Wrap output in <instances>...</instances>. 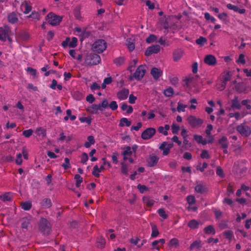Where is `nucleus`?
I'll return each instance as SVG.
<instances>
[{
  "instance_id": "f257e3e1",
  "label": "nucleus",
  "mask_w": 251,
  "mask_h": 251,
  "mask_svg": "<svg viewBox=\"0 0 251 251\" xmlns=\"http://www.w3.org/2000/svg\"><path fill=\"white\" fill-rule=\"evenodd\" d=\"M39 230L44 235H49L51 231L50 223L45 218H41L39 223Z\"/></svg>"
},
{
  "instance_id": "f03ea898",
  "label": "nucleus",
  "mask_w": 251,
  "mask_h": 251,
  "mask_svg": "<svg viewBox=\"0 0 251 251\" xmlns=\"http://www.w3.org/2000/svg\"><path fill=\"white\" fill-rule=\"evenodd\" d=\"M146 72V66L145 65H140L136 70L135 73L132 75L129 76V79L132 80L135 79L136 80H141L144 76Z\"/></svg>"
},
{
  "instance_id": "7ed1b4c3",
  "label": "nucleus",
  "mask_w": 251,
  "mask_h": 251,
  "mask_svg": "<svg viewBox=\"0 0 251 251\" xmlns=\"http://www.w3.org/2000/svg\"><path fill=\"white\" fill-rule=\"evenodd\" d=\"M100 62V56L96 53L88 54L85 57V64L88 66L96 65Z\"/></svg>"
},
{
  "instance_id": "20e7f679",
  "label": "nucleus",
  "mask_w": 251,
  "mask_h": 251,
  "mask_svg": "<svg viewBox=\"0 0 251 251\" xmlns=\"http://www.w3.org/2000/svg\"><path fill=\"white\" fill-rule=\"evenodd\" d=\"M236 130L242 136L247 137L251 134V128L245 123L241 124L236 127Z\"/></svg>"
},
{
  "instance_id": "39448f33",
  "label": "nucleus",
  "mask_w": 251,
  "mask_h": 251,
  "mask_svg": "<svg viewBox=\"0 0 251 251\" xmlns=\"http://www.w3.org/2000/svg\"><path fill=\"white\" fill-rule=\"evenodd\" d=\"M92 48L94 51L101 53L106 48V43L103 40H98L93 43Z\"/></svg>"
},
{
  "instance_id": "423d86ee",
  "label": "nucleus",
  "mask_w": 251,
  "mask_h": 251,
  "mask_svg": "<svg viewBox=\"0 0 251 251\" xmlns=\"http://www.w3.org/2000/svg\"><path fill=\"white\" fill-rule=\"evenodd\" d=\"M48 23L52 25H58L62 21V17L58 16L52 12L49 13L47 16Z\"/></svg>"
},
{
  "instance_id": "0eeeda50",
  "label": "nucleus",
  "mask_w": 251,
  "mask_h": 251,
  "mask_svg": "<svg viewBox=\"0 0 251 251\" xmlns=\"http://www.w3.org/2000/svg\"><path fill=\"white\" fill-rule=\"evenodd\" d=\"M234 73V71H226L222 74V82L221 84V91L226 88V83L231 80Z\"/></svg>"
},
{
  "instance_id": "6e6552de",
  "label": "nucleus",
  "mask_w": 251,
  "mask_h": 251,
  "mask_svg": "<svg viewBox=\"0 0 251 251\" xmlns=\"http://www.w3.org/2000/svg\"><path fill=\"white\" fill-rule=\"evenodd\" d=\"M187 121L189 125L193 128L200 127L203 122L201 119L197 118L192 115L189 116Z\"/></svg>"
},
{
  "instance_id": "1a4fd4ad",
  "label": "nucleus",
  "mask_w": 251,
  "mask_h": 251,
  "mask_svg": "<svg viewBox=\"0 0 251 251\" xmlns=\"http://www.w3.org/2000/svg\"><path fill=\"white\" fill-rule=\"evenodd\" d=\"M11 32V29L8 25L0 27V40L5 41L6 37L10 35Z\"/></svg>"
},
{
  "instance_id": "9d476101",
  "label": "nucleus",
  "mask_w": 251,
  "mask_h": 251,
  "mask_svg": "<svg viewBox=\"0 0 251 251\" xmlns=\"http://www.w3.org/2000/svg\"><path fill=\"white\" fill-rule=\"evenodd\" d=\"M156 133L154 128L149 127L145 130L141 134V138L144 140H149Z\"/></svg>"
},
{
  "instance_id": "9b49d317",
  "label": "nucleus",
  "mask_w": 251,
  "mask_h": 251,
  "mask_svg": "<svg viewBox=\"0 0 251 251\" xmlns=\"http://www.w3.org/2000/svg\"><path fill=\"white\" fill-rule=\"evenodd\" d=\"M173 143L168 144L166 142H164L159 147V149L163 151V155H167L169 153L170 150L173 147Z\"/></svg>"
},
{
  "instance_id": "f8f14e48",
  "label": "nucleus",
  "mask_w": 251,
  "mask_h": 251,
  "mask_svg": "<svg viewBox=\"0 0 251 251\" xmlns=\"http://www.w3.org/2000/svg\"><path fill=\"white\" fill-rule=\"evenodd\" d=\"M160 50V47L159 45H153L147 48L145 54L146 56H150L152 53H158L159 51Z\"/></svg>"
},
{
  "instance_id": "ddd939ff",
  "label": "nucleus",
  "mask_w": 251,
  "mask_h": 251,
  "mask_svg": "<svg viewBox=\"0 0 251 251\" xmlns=\"http://www.w3.org/2000/svg\"><path fill=\"white\" fill-rule=\"evenodd\" d=\"M7 18L8 22L11 24H15L19 21L18 13L14 12L8 14Z\"/></svg>"
},
{
  "instance_id": "4468645a",
  "label": "nucleus",
  "mask_w": 251,
  "mask_h": 251,
  "mask_svg": "<svg viewBox=\"0 0 251 251\" xmlns=\"http://www.w3.org/2000/svg\"><path fill=\"white\" fill-rule=\"evenodd\" d=\"M204 62L209 66H214L217 63V60L214 56L209 54L205 57Z\"/></svg>"
},
{
  "instance_id": "2eb2a0df",
  "label": "nucleus",
  "mask_w": 251,
  "mask_h": 251,
  "mask_svg": "<svg viewBox=\"0 0 251 251\" xmlns=\"http://www.w3.org/2000/svg\"><path fill=\"white\" fill-rule=\"evenodd\" d=\"M235 89L238 92L240 93H247L249 92L247 87L243 82H239L237 83V84L235 85Z\"/></svg>"
},
{
  "instance_id": "dca6fc26",
  "label": "nucleus",
  "mask_w": 251,
  "mask_h": 251,
  "mask_svg": "<svg viewBox=\"0 0 251 251\" xmlns=\"http://www.w3.org/2000/svg\"><path fill=\"white\" fill-rule=\"evenodd\" d=\"M151 74L154 79L157 80L162 75V71L160 69L154 67L151 69Z\"/></svg>"
},
{
  "instance_id": "f3484780",
  "label": "nucleus",
  "mask_w": 251,
  "mask_h": 251,
  "mask_svg": "<svg viewBox=\"0 0 251 251\" xmlns=\"http://www.w3.org/2000/svg\"><path fill=\"white\" fill-rule=\"evenodd\" d=\"M195 191L200 194H204L208 191V188L204 184H199L195 186Z\"/></svg>"
},
{
  "instance_id": "a211bd4d",
  "label": "nucleus",
  "mask_w": 251,
  "mask_h": 251,
  "mask_svg": "<svg viewBox=\"0 0 251 251\" xmlns=\"http://www.w3.org/2000/svg\"><path fill=\"white\" fill-rule=\"evenodd\" d=\"M40 204L43 208H49L52 205V202L50 199L44 198L40 202Z\"/></svg>"
},
{
  "instance_id": "6ab92c4d",
  "label": "nucleus",
  "mask_w": 251,
  "mask_h": 251,
  "mask_svg": "<svg viewBox=\"0 0 251 251\" xmlns=\"http://www.w3.org/2000/svg\"><path fill=\"white\" fill-rule=\"evenodd\" d=\"M129 90L128 89H124L117 93V97L120 100H126L127 98Z\"/></svg>"
},
{
  "instance_id": "aec40b11",
  "label": "nucleus",
  "mask_w": 251,
  "mask_h": 251,
  "mask_svg": "<svg viewBox=\"0 0 251 251\" xmlns=\"http://www.w3.org/2000/svg\"><path fill=\"white\" fill-rule=\"evenodd\" d=\"M183 54V51L181 49H177L174 51L173 58L175 61L179 60Z\"/></svg>"
},
{
  "instance_id": "412c9836",
  "label": "nucleus",
  "mask_w": 251,
  "mask_h": 251,
  "mask_svg": "<svg viewBox=\"0 0 251 251\" xmlns=\"http://www.w3.org/2000/svg\"><path fill=\"white\" fill-rule=\"evenodd\" d=\"M228 142L227 140V138L225 136H223L221 138V147H222L223 149H224L223 152L224 153H227L228 151L227 150V148L228 147Z\"/></svg>"
},
{
  "instance_id": "4be33fe9",
  "label": "nucleus",
  "mask_w": 251,
  "mask_h": 251,
  "mask_svg": "<svg viewBox=\"0 0 251 251\" xmlns=\"http://www.w3.org/2000/svg\"><path fill=\"white\" fill-rule=\"evenodd\" d=\"M105 240L102 236H99L97 238L96 241V246L98 248L102 249L105 247Z\"/></svg>"
},
{
  "instance_id": "5701e85b",
  "label": "nucleus",
  "mask_w": 251,
  "mask_h": 251,
  "mask_svg": "<svg viewBox=\"0 0 251 251\" xmlns=\"http://www.w3.org/2000/svg\"><path fill=\"white\" fill-rule=\"evenodd\" d=\"M231 106L233 108L240 109L241 108V104L240 103L237 97H235L234 98L231 100Z\"/></svg>"
},
{
  "instance_id": "b1692460",
  "label": "nucleus",
  "mask_w": 251,
  "mask_h": 251,
  "mask_svg": "<svg viewBox=\"0 0 251 251\" xmlns=\"http://www.w3.org/2000/svg\"><path fill=\"white\" fill-rule=\"evenodd\" d=\"M201 224L200 222H198L196 220L193 219L190 220L188 223V226L192 229L198 228L199 225Z\"/></svg>"
},
{
  "instance_id": "393cba45",
  "label": "nucleus",
  "mask_w": 251,
  "mask_h": 251,
  "mask_svg": "<svg viewBox=\"0 0 251 251\" xmlns=\"http://www.w3.org/2000/svg\"><path fill=\"white\" fill-rule=\"evenodd\" d=\"M158 158L155 155L151 156L148 161V164L150 167H152L156 165L158 162Z\"/></svg>"
},
{
  "instance_id": "a878e982",
  "label": "nucleus",
  "mask_w": 251,
  "mask_h": 251,
  "mask_svg": "<svg viewBox=\"0 0 251 251\" xmlns=\"http://www.w3.org/2000/svg\"><path fill=\"white\" fill-rule=\"evenodd\" d=\"M95 143V140L94 137L92 135L89 136L87 137V141L84 144V147L86 148H89L91 145H94Z\"/></svg>"
},
{
  "instance_id": "bb28decb",
  "label": "nucleus",
  "mask_w": 251,
  "mask_h": 251,
  "mask_svg": "<svg viewBox=\"0 0 251 251\" xmlns=\"http://www.w3.org/2000/svg\"><path fill=\"white\" fill-rule=\"evenodd\" d=\"M30 220L27 217H24L22 219L21 226L22 228L27 229L28 226L30 224Z\"/></svg>"
},
{
  "instance_id": "cd10ccee",
  "label": "nucleus",
  "mask_w": 251,
  "mask_h": 251,
  "mask_svg": "<svg viewBox=\"0 0 251 251\" xmlns=\"http://www.w3.org/2000/svg\"><path fill=\"white\" fill-rule=\"evenodd\" d=\"M143 201L146 204L149 206H152L154 202V201L152 199H150L148 196H145L143 198Z\"/></svg>"
},
{
  "instance_id": "c85d7f7f",
  "label": "nucleus",
  "mask_w": 251,
  "mask_h": 251,
  "mask_svg": "<svg viewBox=\"0 0 251 251\" xmlns=\"http://www.w3.org/2000/svg\"><path fill=\"white\" fill-rule=\"evenodd\" d=\"M125 125L127 127L131 125V122L128 121V120L126 118H123L121 119L120 121L119 126L123 127Z\"/></svg>"
},
{
  "instance_id": "c756f323",
  "label": "nucleus",
  "mask_w": 251,
  "mask_h": 251,
  "mask_svg": "<svg viewBox=\"0 0 251 251\" xmlns=\"http://www.w3.org/2000/svg\"><path fill=\"white\" fill-rule=\"evenodd\" d=\"M21 207L25 210H29L32 207V203L29 201L23 202L21 203Z\"/></svg>"
},
{
  "instance_id": "7c9ffc66",
  "label": "nucleus",
  "mask_w": 251,
  "mask_h": 251,
  "mask_svg": "<svg viewBox=\"0 0 251 251\" xmlns=\"http://www.w3.org/2000/svg\"><path fill=\"white\" fill-rule=\"evenodd\" d=\"M151 229H152V233L151 234V236L152 238L156 237L159 234V231L158 230L157 226L153 223L151 224Z\"/></svg>"
},
{
  "instance_id": "2f4dec72",
  "label": "nucleus",
  "mask_w": 251,
  "mask_h": 251,
  "mask_svg": "<svg viewBox=\"0 0 251 251\" xmlns=\"http://www.w3.org/2000/svg\"><path fill=\"white\" fill-rule=\"evenodd\" d=\"M121 109L123 111L126 110L128 114H130L133 112L132 107L130 105H128L126 103L122 104Z\"/></svg>"
},
{
  "instance_id": "473e14b6",
  "label": "nucleus",
  "mask_w": 251,
  "mask_h": 251,
  "mask_svg": "<svg viewBox=\"0 0 251 251\" xmlns=\"http://www.w3.org/2000/svg\"><path fill=\"white\" fill-rule=\"evenodd\" d=\"M204 232L207 234H214L215 233V229L213 226L212 225H209L206 227H205L203 229Z\"/></svg>"
},
{
  "instance_id": "72a5a7b5",
  "label": "nucleus",
  "mask_w": 251,
  "mask_h": 251,
  "mask_svg": "<svg viewBox=\"0 0 251 251\" xmlns=\"http://www.w3.org/2000/svg\"><path fill=\"white\" fill-rule=\"evenodd\" d=\"M91 110V112L93 114H98V111H100V106L99 104H92V106L90 107Z\"/></svg>"
},
{
  "instance_id": "f704fd0d",
  "label": "nucleus",
  "mask_w": 251,
  "mask_h": 251,
  "mask_svg": "<svg viewBox=\"0 0 251 251\" xmlns=\"http://www.w3.org/2000/svg\"><path fill=\"white\" fill-rule=\"evenodd\" d=\"M201 242L200 240H196L194 241L190 246L191 250L197 249L201 248Z\"/></svg>"
},
{
  "instance_id": "c9c22d12",
  "label": "nucleus",
  "mask_w": 251,
  "mask_h": 251,
  "mask_svg": "<svg viewBox=\"0 0 251 251\" xmlns=\"http://www.w3.org/2000/svg\"><path fill=\"white\" fill-rule=\"evenodd\" d=\"M36 133L39 136L45 137L46 135V130L42 127H38L35 131Z\"/></svg>"
},
{
  "instance_id": "e433bc0d",
  "label": "nucleus",
  "mask_w": 251,
  "mask_h": 251,
  "mask_svg": "<svg viewBox=\"0 0 251 251\" xmlns=\"http://www.w3.org/2000/svg\"><path fill=\"white\" fill-rule=\"evenodd\" d=\"M75 179L76 180V187H79L81 183L83 181V178L79 175L76 174L75 176Z\"/></svg>"
},
{
  "instance_id": "4c0bfd02",
  "label": "nucleus",
  "mask_w": 251,
  "mask_h": 251,
  "mask_svg": "<svg viewBox=\"0 0 251 251\" xmlns=\"http://www.w3.org/2000/svg\"><path fill=\"white\" fill-rule=\"evenodd\" d=\"M99 105L100 106V111H102L108 106V101L106 99H104Z\"/></svg>"
},
{
  "instance_id": "58836bf2",
  "label": "nucleus",
  "mask_w": 251,
  "mask_h": 251,
  "mask_svg": "<svg viewBox=\"0 0 251 251\" xmlns=\"http://www.w3.org/2000/svg\"><path fill=\"white\" fill-rule=\"evenodd\" d=\"M137 62V59H134L132 60L131 62H130V65H129L127 70L131 73L135 67L136 64Z\"/></svg>"
},
{
  "instance_id": "ea45409f",
  "label": "nucleus",
  "mask_w": 251,
  "mask_h": 251,
  "mask_svg": "<svg viewBox=\"0 0 251 251\" xmlns=\"http://www.w3.org/2000/svg\"><path fill=\"white\" fill-rule=\"evenodd\" d=\"M0 200H2L3 201H10L11 197L9 193H5L3 195L0 196Z\"/></svg>"
},
{
  "instance_id": "a19ab883",
  "label": "nucleus",
  "mask_w": 251,
  "mask_h": 251,
  "mask_svg": "<svg viewBox=\"0 0 251 251\" xmlns=\"http://www.w3.org/2000/svg\"><path fill=\"white\" fill-rule=\"evenodd\" d=\"M223 235L229 240H231L233 237V232L231 230L225 231L223 232Z\"/></svg>"
},
{
  "instance_id": "79ce46f5",
  "label": "nucleus",
  "mask_w": 251,
  "mask_h": 251,
  "mask_svg": "<svg viewBox=\"0 0 251 251\" xmlns=\"http://www.w3.org/2000/svg\"><path fill=\"white\" fill-rule=\"evenodd\" d=\"M230 117H234L237 120L241 119L245 116V114L244 113L240 114L239 112H235L234 113H230Z\"/></svg>"
},
{
  "instance_id": "37998d69",
  "label": "nucleus",
  "mask_w": 251,
  "mask_h": 251,
  "mask_svg": "<svg viewBox=\"0 0 251 251\" xmlns=\"http://www.w3.org/2000/svg\"><path fill=\"white\" fill-rule=\"evenodd\" d=\"M174 94V90L172 87H169L164 91V94L166 97H170L173 96Z\"/></svg>"
},
{
  "instance_id": "c03bdc74",
  "label": "nucleus",
  "mask_w": 251,
  "mask_h": 251,
  "mask_svg": "<svg viewBox=\"0 0 251 251\" xmlns=\"http://www.w3.org/2000/svg\"><path fill=\"white\" fill-rule=\"evenodd\" d=\"M207 40L205 38L203 37H200L199 38L196 40V42L198 45H199L201 46L204 45V44L206 42Z\"/></svg>"
},
{
  "instance_id": "a18cd8bd",
  "label": "nucleus",
  "mask_w": 251,
  "mask_h": 251,
  "mask_svg": "<svg viewBox=\"0 0 251 251\" xmlns=\"http://www.w3.org/2000/svg\"><path fill=\"white\" fill-rule=\"evenodd\" d=\"M158 213L159 216L164 219H166L168 217V215L166 214L165 211L163 208L159 209L158 210Z\"/></svg>"
},
{
  "instance_id": "49530a36",
  "label": "nucleus",
  "mask_w": 251,
  "mask_h": 251,
  "mask_svg": "<svg viewBox=\"0 0 251 251\" xmlns=\"http://www.w3.org/2000/svg\"><path fill=\"white\" fill-rule=\"evenodd\" d=\"M64 161L65 163L62 164V167H63L65 170H67L71 167L70 160L68 158H65Z\"/></svg>"
},
{
  "instance_id": "de8ad7c7",
  "label": "nucleus",
  "mask_w": 251,
  "mask_h": 251,
  "mask_svg": "<svg viewBox=\"0 0 251 251\" xmlns=\"http://www.w3.org/2000/svg\"><path fill=\"white\" fill-rule=\"evenodd\" d=\"M177 104H178L177 107V111L179 112H180L181 111L184 112L185 110V108L187 107V105H184L179 102H178Z\"/></svg>"
},
{
  "instance_id": "09e8293b",
  "label": "nucleus",
  "mask_w": 251,
  "mask_h": 251,
  "mask_svg": "<svg viewBox=\"0 0 251 251\" xmlns=\"http://www.w3.org/2000/svg\"><path fill=\"white\" fill-rule=\"evenodd\" d=\"M74 97L76 100H80L83 98V94L78 91H75L74 92Z\"/></svg>"
},
{
  "instance_id": "8fccbe9b",
  "label": "nucleus",
  "mask_w": 251,
  "mask_h": 251,
  "mask_svg": "<svg viewBox=\"0 0 251 251\" xmlns=\"http://www.w3.org/2000/svg\"><path fill=\"white\" fill-rule=\"evenodd\" d=\"M157 39V37L153 34L150 35L148 38H147L146 41L148 43H151Z\"/></svg>"
},
{
  "instance_id": "3c124183",
  "label": "nucleus",
  "mask_w": 251,
  "mask_h": 251,
  "mask_svg": "<svg viewBox=\"0 0 251 251\" xmlns=\"http://www.w3.org/2000/svg\"><path fill=\"white\" fill-rule=\"evenodd\" d=\"M121 166L122 173L124 175H127L128 168L127 165L123 162L121 163Z\"/></svg>"
},
{
  "instance_id": "603ef678",
  "label": "nucleus",
  "mask_w": 251,
  "mask_h": 251,
  "mask_svg": "<svg viewBox=\"0 0 251 251\" xmlns=\"http://www.w3.org/2000/svg\"><path fill=\"white\" fill-rule=\"evenodd\" d=\"M137 188L141 193H143L144 192L149 190V189L147 187L144 185H141L140 184L137 185Z\"/></svg>"
},
{
  "instance_id": "864d4df0",
  "label": "nucleus",
  "mask_w": 251,
  "mask_h": 251,
  "mask_svg": "<svg viewBox=\"0 0 251 251\" xmlns=\"http://www.w3.org/2000/svg\"><path fill=\"white\" fill-rule=\"evenodd\" d=\"M132 153V151H131V148L129 146H127L125 148V151L123 153V155L124 156L126 155H130Z\"/></svg>"
},
{
  "instance_id": "5fc2aeb1",
  "label": "nucleus",
  "mask_w": 251,
  "mask_h": 251,
  "mask_svg": "<svg viewBox=\"0 0 251 251\" xmlns=\"http://www.w3.org/2000/svg\"><path fill=\"white\" fill-rule=\"evenodd\" d=\"M77 39L75 37H73L72 41L69 43V46L71 48H75L77 46Z\"/></svg>"
},
{
  "instance_id": "6e6d98bb",
  "label": "nucleus",
  "mask_w": 251,
  "mask_h": 251,
  "mask_svg": "<svg viewBox=\"0 0 251 251\" xmlns=\"http://www.w3.org/2000/svg\"><path fill=\"white\" fill-rule=\"evenodd\" d=\"M114 63L118 66L122 65L124 62V58L123 57H119L114 59Z\"/></svg>"
},
{
  "instance_id": "4d7b16f0",
  "label": "nucleus",
  "mask_w": 251,
  "mask_h": 251,
  "mask_svg": "<svg viewBox=\"0 0 251 251\" xmlns=\"http://www.w3.org/2000/svg\"><path fill=\"white\" fill-rule=\"evenodd\" d=\"M109 108L112 110H115L118 108V105L116 101H112L109 104L108 103Z\"/></svg>"
},
{
  "instance_id": "13d9d810",
  "label": "nucleus",
  "mask_w": 251,
  "mask_h": 251,
  "mask_svg": "<svg viewBox=\"0 0 251 251\" xmlns=\"http://www.w3.org/2000/svg\"><path fill=\"white\" fill-rule=\"evenodd\" d=\"M81 158V162L82 164H86V162L87 161V160H88V158H89L87 154L85 152L82 153Z\"/></svg>"
},
{
  "instance_id": "bf43d9fd",
  "label": "nucleus",
  "mask_w": 251,
  "mask_h": 251,
  "mask_svg": "<svg viewBox=\"0 0 251 251\" xmlns=\"http://www.w3.org/2000/svg\"><path fill=\"white\" fill-rule=\"evenodd\" d=\"M32 133H33V130L31 129H29L28 130H25L23 131V135L26 138H28L32 135Z\"/></svg>"
},
{
  "instance_id": "052dcab7",
  "label": "nucleus",
  "mask_w": 251,
  "mask_h": 251,
  "mask_svg": "<svg viewBox=\"0 0 251 251\" xmlns=\"http://www.w3.org/2000/svg\"><path fill=\"white\" fill-rule=\"evenodd\" d=\"M25 11H24V14H27L30 12L32 10V6L29 5L27 3L25 2L24 4Z\"/></svg>"
},
{
  "instance_id": "680f3d73",
  "label": "nucleus",
  "mask_w": 251,
  "mask_h": 251,
  "mask_svg": "<svg viewBox=\"0 0 251 251\" xmlns=\"http://www.w3.org/2000/svg\"><path fill=\"white\" fill-rule=\"evenodd\" d=\"M204 18L206 20H210V21L213 23H215L216 21V19L213 17L211 16L207 12L204 13Z\"/></svg>"
},
{
  "instance_id": "e2e57ef3",
  "label": "nucleus",
  "mask_w": 251,
  "mask_h": 251,
  "mask_svg": "<svg viewBox=\"0 0 251 251\" xmlns=\"http://www.w3.org/2000/svg\"><path fill=\"white\" fill-rule=\"evenodd\" d=\"M169 245L170 246L176 247L178 245V240L176 238H173L170 240Z\"/></svg>"
},
{
  "instance_id": "0e129e2a",
  "label": "nucleus",
  "mask_w": 251,
  "mask_h": 251,
  "mask_svg": "<svg viewBox=\"0 0 251 251\" xmlns=\"http://www.w3.org/2000/svg\"><path fill=\"white\" fill-rule=\"evenodd\" d=\"M251 100H243L241 102V104L243 105H245L246 107V108L247 109H251V105L250 104H249L248 103L250 102Z\"/></svg>"
},
{
  "instance_id": "69168bd1",
  "label": "nucleus",
  "mask_w": 251,
  "mask_h": 251,
  "mask_svg": "<svg viewBox=\"0 0 251 251\" xmlns=\"http://www.w3.org/2000/svg\"><path fill=\"white\" fill-rule=\"evenodd\" d=\"M187 202L190 204H193L195 202V198L193 196H188L187 197Z\"/></svg>"
},
{
  "instance_id": "338daca9",
  "label": "nucleus",
  "mask_w": 251,
  "mask_h": 251,
  "mask_svg": "<svg viewBox=\"0 0 251 251\" xmlns=\"http://www.w3.org/2000/svg\"><path fill=\"white\" fill-rule=\"evenodd\" d=\"M100 172H98V166L97 165H95L93 168V171L92 172V174L95 177H99L100 176Z\"/></svg>"
},
{
  "instance_id": "774afa93",
  "label": "nucleus",
  "mask_w": 251,
  "mask_h": 251,
  "mask_svg": "<svg viewBox=\"0 0 251 251\" xmlns=\"http://www.w3.org/2000/svg\"><path fill=\"white\" fill-rule=\"evenodd\" d=\"M159 244L158 243V242L157 241V240L154 241L152 243V249H156L157 250L159 251L160 250V246Z\"/></svg>"
}]
</instances>
